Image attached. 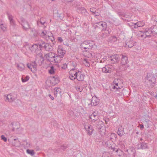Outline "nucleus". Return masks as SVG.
<instances>
[{
  "mask_svg": "<svg viewBox=\"0 0 157 157\" xmlns=\"http://www.w3.org/2000/svg\"><path fill=\"white\" fill-rule=\"evenodd\" d=\"M120 59L121 58L120 61V65L119 67V70L120 71L125 70L129 66L127 65L128 62V57L126 54L120 55Z\"/></svg>",
  "mask_w": 157,
  "mask_h": 157,
  "instance_id": "f257e3e1",
  "label": "nucleus"
},
{
  "mask_svg": "<svg viewBox=\"0 0 157 157\" xmlns=\"http://www.w3.org/2000/svg\"><path fill=\"white\" fill-rule=\"evenodd\" d=\"M147 81L146 82L147 83V85L149 88H152L155 86L156 82V78L153 74L148 73L146 76Z\"/></svg>",
  "mask_w": 157,
  "mask_h": 157,
  "instance_id": "f03ea898",
  "label": "nucleus"
},
{
  "mask_svg": "<svg viewBox=\"0 0 157 157\" xmlns=\"http://www.w3.org/2000/svg\"><path fill=\"white\" fill-rule=\"evenodd\" d=\"M10 127L12 128V131L16 133H20V132L19 129L20 127V123L18 122H12L10 124Z\"/></svg>",
  "mask_w": 157,
  "mask_h": 157,
  "instance_id": "7ed1b4c3",
  "label": "nucleus"
},
{
  "mask_svg": "<svg viewBox=\"0 0 157 157\" xmlns=\"http://www.w3.org/2000/svg\"><path fill=\"white\" fill-rule=\"evenodd\" d=\"M107 27L106 22L103 21H100L98 23H96L94 26L95 29H101V30H104V29H106Z\"/></svg>",
  "mask_w": 157,
  "mask_h": 157,
  "instance_id": "20e7f679",
  "label": "nucleus"
},
{
  "mask_svg": "<svg viewBox=\"0 0 157 157\" xmlns=\"http://www.w3.org/2000/svg\"><path fill=\"white\" fill-rule=\"evenodd\" d=\"M108 60L112 64L118 63L120 59V55L115 54L110 56Z\"/></svg>",
  "mask_w": 157,
  "mask_h": 157,
  "instance_id": "39448f33",
  "label": "nucleus"
},
{
  "mask_svg": "<svg viewBox=\"0 0 157 157\" xmlns=\"http://www.w3.org/2000/svg\"><path fill=\"white\" fill-rule=\"evenodd\" d=\"M102 33L99 35V38L101 40L105 39L108 37L109 35L110 31L109 30L108 28L104 29V30H101Z\"/></svg>",
  "mask_w": 157,
  "mask_h": 157,
  "instance_id": "423d86ee",
  "label": "nucleus"
},
{
  "mask_svg": "<svg viewBox=\"0 0 157 157\" xmlns=\"http://www.w3.org/2000/svg\"><path fill=\"white\" fill-rule=\"evenodd\" d=\"M27 67L33 73L35 72L36 71L37 64L36 61L32 62L30 63H28L27 64Z\"/></svg>",
  "mask_w": 157,
  "mask_h": 157,
  "instance_id": "0eeeda50",
  "label": "nucleus"
},
{
  "mask_svg": "<svg viewBox=\"0 0 157 157\" xmlns=\"http://www.w3.org/2000/svg\"><path fill=\"white\" fill-rule=\"evenodd\" d=\"M56 54L52 52H50L48 54H45L44 56V57L46 58V60L50 62H53L52 60V59L56 58Z\"/></svg>",
  "mask_w": 157,
  "mask_h": 157,
  "instance_id": "6e6552de",
  "label": "nucleus"
},
{
  "mask_svg": "<svg viewBox=\"0 0 157 157\" xmlns=\"http://www.w3.org/2000/svg\"><path fill=\"white\" fill-rule=\"evenodd\" d=\"M84 127L86 130L87 134L89 136L91 135L94 130L93 127L90 124L87 125H84Z\"/></svg>",
  "mask_w": 157,
  "mask_h": 157,
  "instance_id": "1a4fd4ad",
  "label": "nucleus"
},
{
  "mask_svg": "<svg viewBox=\"0 0 157 157\" xmlns=\"http://www.w3.org/2000/svg\"><path fill=\"white\" fill-rule=\"evenodd\" d=\"M43 48V45L41 44H37V48L36 49L35 53L38 55H40L41 59L44 60V57H43L42 54L41 53L42 49Z\"/></svg>",
  "mask_w": 157,
  "mask_h": 157,
  "instance_id": "9d476101",
  "label": "nucleus"
},
{
  "mask_svg": "<svg viewBox=\"0 0 157 157\" xmlns=\"http://www.w3.org/2000/svg\"><path fill=\"white\" fill-rule=\"evenodd\" d=\"M99 103V99L95 96H94L92 97L91 103L89 104L88 105H91L92 106H96L98 105Z\"/></svg>",
  "mask_w": 157,
  "mask_h": 157,
  "instance_id": "9b49d317",
  "label": "nucleus"
},
{
  "mask_svg": "<svg viewBox=\"0 0 157 157\" xmlns=\"http://www.w3.org/2000/svg\"><path fill=\"white\" fill-rule=\"evenodd\" d=\"M75 78L78 81H81L84 80L85 75L83 74L81 71H78V72H75Z\"/></svg>",
  "mask_w": 157,
  "mask_h": 157,
  "instance_id": "f8f14e48",
  "label": "nucleus"
},
{
  "mask_svg": "<svg viewBox=\"0 0 157 157\" xmlns=\"http://www.w3.org/2000/svg\"><path fill=\"white\" fill-rule=\"evenodd\" d=\"M57 52L60 58H63L66 53V51L63 49L62 47L60 46H58Z\"/></svg>",
  "mask_w": 157,
  "mask_h": 157,
  "instance_id": "ddd939ff",
  "label": "nucleus"
},
{
  "mask_svg": "<svg viewBox=\"0 0 157 157\" xmlns=\"http://www.w3.org/2000/svg\"><path fill=\"white\" fill-rule=\"evenodd\" d=\"M136 42L132 40L131 39L127 40L125 42L126 46H127L129 48H132V47L136 45Z\"/></svg>",
  "mask_w": 157,
  "mask_h": 157,
  "instance_id": "4468645a",
  "label": "nucleus"
},
{
  "mask_svg": "<svg viewBox=\"0 0 157 157\" xmlns=\"http://www.w3.org/2000/svg\"><path fill=\"white\" fill-rule=\"evenodd\" d=\"M78 10L80 12L81 14L86 17H89V14L86 10L84 7H81L78 9Z\"/></svg>",
  "mask_w": 157,
  "mask_h": 157,
  "instance_id": "2eb2a0df",
  "label": "nucleus"
},
{
  "mask_svg": "<svg viewBox=\"0 0 157 157\" xmlns=\"http://www.w3.org/2000/svg\"><path fill=\"white\" fill-rule=\"evenodd\" d=\"M50 83L52 84V85H55L59 82V80L57 78L56 76H53L50 78Z\"/></svg>",
  "mask_w": 157,
  "mask_h": 157,
  "instance_id": "dca6fc26",
  "label": "nucleus"
},
{
  "mask_svg": "<svg viewBox=\"0 0 157 157\" xmlns=\"http://www.w3.org/2000/svg\"><path fill=\"white\" fill-rule=\"evenodd\" d=\"M126 151L128 153V154L132 155L133 156L135 157L136 153V151L134 147H130L128 149H127Z\"/></svg>",
  "mask_w": 157,
  "mask_h": 157,
  "instance_id": "f3484780",
  "label": "nucleus"
},
{
  "mask_svg": "<svg viewBox=\"0 0 157 157\" xmlns=\"http://www.w3.org/2000/svg\"><path fill=\"white\" fill-rule=\"evenodd\" d=\"M151 30V29L150 28L149 29H146L145 30L144 32V33L145 34V35H146L145 38L148 37L150 38L152 36H154L153 35V34L152 32H149L148 30Z\"/></svg>",
  "mask_w": 157,
  "mask_h": 157,
  "instance_id": "a211bd4d",
  "label": "nucleus"
},
{
  "mask_svg": "<svg viewBox=\"0 0 157 157\" xmlns=\"http://www.w3.org/2000/svg\"><path fill=\"white\" fill-rule=\"evenodd\" d=\"M12 144L16 147H19L21 145V143L17 138L14 139L12 140Z\"/></svg>",
  "mask_w": 157,
  "mask_h": 157,
  "instance_id": "6ab92c4d",
  "label": "nucleus"
},
{
  "mask_svg": "<svg viewBox=\"0 0 157 157\" xmlns=\"http://www.w3.org/2000/svg\"><path fill=\"white\" fill-rule=\"evenodd\" d=\"M138 146L139 145L140 146V147H139L138 149H144L148 148L147 144L144 142H140L139 144H138Z\"/></svg>",
  "mask_w": 157,
  "mask_h": 157,
  "instance_id": "aec40b11",
  "label": "nucleus"
},
{
  "mask_svg": "<svg viewBox=\"0 0 157 157\" xmlns=\"http://www.w3.org/2000/svg\"><path fill=\"white\" fill-rule=\"evenodd\" d=\"M43 48L45 50L48 51H52L53 49L52 45L48 43H46L43 46Z\"/></svg>",
  "mask_w": 157,
  "mask_h": 157,
  "instance_id": "412c9836",
  "label": "nucleus"
},
{
  "mask_svg": "<svg viewBox=\"0 0 157 157\" xmlns=\"http://www.w3.org/2000/svg\"><path fill=\"white\" fill-rule=\"evenodd\" d=\"M109 66V65H106L105 67L102 68V71L106 73H111V68H110Z\"/></svg>",
  "mask_w": 157,
  "mask_h": 157,
  "instance_id": "4be33fe9",
  "label": "nucleus"
},
{
  "mask_svg": "<svg viewBox=\"0 0 157 157\" xmlns=\"http://www.w3.org/2000/svg\"><path fill=\"white\" fill-rule=\"evenodd\" d=\"M26 46H28V48L32 52H35L36 49L37 48V44H35L32 45L31 46H30L29 44H28Z\"/></svg>",
  "mask_w": 157,
  "mask_h": 157,
  "instance_id": "5701e85b",
  "label": "nucleus"
},
{
  "mask_svg": "<svg viewBox=\"0 0 157 157\" xmlns=\"http://www.w3.org/2000/svg\"><path fill=\"white\" fill-rule=\"evenodd\" d=\"M95 126L98 129L100 130L102 128H103L104 124L102 121H99L96 122Z\"/></svg>",
  "mask_w": 157,
  "mask_h": 157,
  "instance_id": "b1692460",
  "label": "nucleus"
},
{
  "mask_svg": "<svg viewBox=\"0 0 157 157\" xmlns=\"http://www.w3.org/2000/svg\"><path fill=\"white\" fill-rule=\"evenodd\" d=\"M151 31L149 30V32H152L154 36L155 35L157 34V26L155 25H153L150 27Z\"/></svg>",
  "mask_w": 157,
  "mask_h": 157,
  "instance_id": "393cba45",
  "label": "nucleus"
},
{
  "mask_svg": "<svg viewBox=\"0 0 157 157\" xmlns=\"http://www.w3.org/2000/svg\"><path fill=\"white\" fill-rule=\"evenodd\" d=\"M117 134L120 136H122L125 134L124 131V128H123L121 126L119 127L118 131L117 132Z\"/></svg>",
  "mask_w": 157,
  "mask_h": 157,
  "instance_id": "a878e982",
  "label": "nucleus"
},
{
  "mask_svg": "<svg viewBox=\"0 0 157 157\" xmlns=\"http://www.w3.org/2000/svg\"><path fill=\"white\" fill-rule=\"evenodd\" d=\"M61 89L59 87H56L54 89V94L55 97H56L58 94H60L61 92Z\"/></svg>",
  "mask_w": 157,
  "mask_h": 157,
  "instance_id": "bb28decb",
  "label": "nucleus"
},
{
  "mask_svg": "<svg viewBox=\"0 0 157 157\" xmlns=\"http://www.w3.org/2000/svg\"><path fill=\"white\" fill-rule=\"evenodd\" d=\"M80 3L78 1H75L72 2L70 4H69V6H70L71 7L73 6L74 7H78L80 6Z\"/></svg>",
  "mask_w": 157,
  "mask_h": 157,
  "instance_id": "cd10ccee",
  "label": "nucleus"
},
{
  "mask_svg": "<svg viewBox=\"0 0 157 157\" xmlns=\"http://www.w3.org/2000/svg\"><path fill=\"white\" fill-rule=\"evenodd\" d=\"M5 97L6 98L5 99L6 100V101H8L10 102H13L15 99L14 98H13L12 96L10 94H8L7 96H6Z\"/></svg>",
  "mask_w": 157,
  "mask_h": 157,
  "instance_id": "c85d7f7f",
  "label": "nucleus"
},
{
  "mask_svg": "<svg viewBox=\"0 0 157 157\" xmlns=\"http://www.w3.org/2000/svg\"><path fill=\"white\" fill-rule=\"evenodd\" d=\"M23 28L25 30H26L30 28V25L28 22H26L24 23H21Z\"/></svg>",
  "mask_w": 157,
  "mask_h": 157,
  "instance_id": "c756f323",
  "label": "nucleus"
},
{
  "mask_svg": "<svg viewBox=\"0 0 157 157\" xmlns=\"http://www.w3.org/2000/svg\"><path fill=\"white\" fill-rule=\"evenodd\" d=\"M117 137V135L116 134L114 133H112L110 135V140L112 141V142H114L116 140Z\"/></svg>",
  "mask_w": 157,
  "mask_h": 157,
  "instance_id": "7c9ffc66",
  "label": "nucleus"
},
{
  "mask_svg": "<svg viewBox=\"0 0 157 157\" xmlns=\"http://www.w3.org/2000/svg\"><path fill=\"white\" fill-rule=\"evenodd\" d=\"M116 89V90L114 91V92L121 91L120 90H121V88L119 87V86H118V87H117L116 86H115L114 85H112V88H110V90L111 91H113L114 90Z\"/></svg>",
  "mask_w": 157,
  "mask_h": 157,
  "instance_id": "2f4dec72",
  "label": "nucleus"
},
{
  "mask_svg": "<svg viewBox=\"0 0 157 157\" xmlns=\"http://www.w3.org/2000/svg\"><path fill=\"white\" fill-rule=\"evenodd\" d=\"M69 75H70L69 78L70 79L74 80L75 79H76L75 78L76 77V74H75L72 73V71H70L69 72Z\"/></svg>",
  "mask_w": 157,
  "mask_h": 157,
  "instance_id": "473e14b6",
  "label": "nucleus"
},
{
  "mask_svg": "<svg viewBox=\"0 0 157 157\" xmlns=\"http://www.w3.org/2000/svg\"><path fill=\"white\" fill-rule=\"evenodd\" d=\"M40 34V36L43 37L47 38V36H48L47 35V33L46 31L44 30V31H42L41 32V33Z\"/></svg>",
  "mask_w": 157,
  "mask_h": 157,
  "instance_id": "72a5a7b5",
  "label": "nucleus"
},
{
  "mask_svg": "<svg viewBox=\"0 0 157 157\" xmlns=\"http://www.w3.org/2000/svg\"><path fill=\"white\" fill-rule=\"evenodd\" d=\"M51 125L56 128H58L59 125L56 121L53 120L51 122Z\"/></svg>",
  "mask_w": 157,
  "mask_h": 157,
  "instance_id": "f704fd0d",
  "label": "nucleus"
},
{
  "mask_svg": "<svg viewBox=\"0 0 157 157\" xmlns=\"http://www.w3.org/2000/svg\"><path fill=\"white\" fill-rule=\"evenodd\" d=\"M17 67L18 69L20 71H22L23 70L25 67L24 65L22 63L17 64Z\"/></svg>",
  "mask_w": 157,
  "mask_h": 157,
  "instance_id": "c9c22d12",
  "label": "nucleus"
},
{
  "mask_svg": "<svg viewBox=\"0 0 157 157\" xmlns=\"http://www.w3.org/2000/svg\"><path fill=\"white\" fill-rule=\"evenodd\" d=\"M44 18L43 17H41L40 19L38 20L37 21V23L38 24L39 23H40L41 25H43L45 23V21L44 20Z\"/></svg>",
  "mask_w": 157,
  "mask_h": 157,
  "instance_id": "e433bc0d",
  "label": "nucleus"
},
{
  "mask_svg": "<svg viewBox=\"0 0 157 157\" xmlns=\"http://www.w3.org/2000/svg\"><path fill=\"white\" fill-rule=\"evenodd\" d=\"M95 45V42L93 41L89 40V43L88 47L89 48H91L93 47L94 45Z\"/></svg>",
  "mask_w": 157,
  "mask_h": 157,
  "instance_id": "4c0bfd02",
  "label": "nucleus"
},
{
  "mask_svg": "<svg viewBox=\"0 0 157 157\" xmlns=\"http://www.w3.org/2000/svg\"><path fill=\"white\" fill-rule=\"evenodd\" d=\"M48 72L50 74L52 75L54 74L55 71L54 66H51L50 69L49 70Z\"/></svg>",
  "mask_w": 157,
  "mask_h": 157,
  "instance_id": "58836bf2",
  "label": "nucleus"
},
{
  "mask_svg": "<svg viewBox=\"0 0 157 157\" xmlns=\"http://www.w3.org/2000/svg\"><path fill=\"white\" fill-rule=\"evenodd\" d=\"M29 77L28 76H26L25 77H22L21 78V80L22 82H27L29 79Z\"/></svg>",
  "mask_w": 157,
  "mask_h": 157,
  "instance_id": "ea45409f",
  "label": "nucleus"
},
{
  "mask_svg": "<svg viewBox=\"0 0 157 157\" xmlns=\"http://www.w3.org/2000/svg\"><path fill=\"white\" fill-rule=\"evenodd\" d=\"M32 31L33 32V35L35 36H37L39 35V34L40 33L39 31L35 29L34 30L33 29Z\"/></svg>",
  "mask_w": 157,
  "mask_h": 157,
  "instance_id": "a19ab883",
  "label": "nucleus"
},
{
  "mask_svg": "<svg viewBox=\"0 0 157 157\" xmlns=\"http://www.w3.org/2000/svg\"><path fill=\"white\" fill-rule=\"evenodd\" d=\"M26 152L27 153L33 156L35 154V152L33 150H31L28 149L26 150Z\"/></svg>",
  "mask_w": 157,
  "mask_h": 157,
  "instance_id": "79ce46f5",
  "label": "nucleus"
},
{
  "mask_svg": "<svg viewBox=\"0 0 157 157\" xmlns=\"http://www.w3.org/2000/svg\"><path fill=\"white\" fill-rule=\"evenodd\" d=\"M48 39H50L52 42V44H54L56 43L55 38L53 36H51L48 35Z\"/></svg>",
  "mask_w": 157,
  "mask_h": 157,
  "instance_id": "37998d69",
  "label": "nucleus"
},
{
  "mask_svg": "<svg viewBox=\"0 0 157 157\" xmlns=\"http://www.w3.org/2000/svg\"><path fill=\"white\" fill-rule=\"evenodd\" d=\"M83 85L82 82H79L78 83V84L76 86L79 88H82V89H83L84 88V87L83 86Z\"/></svg>",
  "mask_w": 157,
  "mask_h": 157,
  "instance_id": "c03bdc74",
  "label": "nucleus"
},
{
  "mask_svg": "<svg viewBox=\"0 0 157 157\" xmlns=\"http://www.w3.org/2000/svg\"><path fill=\"white\" fill-rule=\"evenodd\" d=\"M6 14L10 21L13 19V17L11 14L8 13H7Z\"/></svg>",
  "mask_w": 157,
  "mask_h": 157,
  "instance_id": "a18cd8bd",
  "label": "nucleus"
},
{
  "mask_svg": "<svg viewBox=\"0 0 157 157\" xmlns=\"http://www.w3.org/2000/svg\"><path fill=\"white\" fill-rule=\"evenodd\" d=\"M84 62H85L84 64L86 67H89L90 66V64L88 61H87V59H84Z\"/></svg>",
  "mask_w": 157,
  "mask_h": 157,
  "instance_id": "49530a36",
  "label": "nucleus"
},
{
  "mask_svg": "<svg viewBox=\"0 0 157 157\" xmlns=\"http://www.w3.org/2000/svg\"><path fill=\"white\" fill-rule=\"evenodd\" d=\"M10 21V25L14 27L16 25L15 22L13 19L12 20Z\"/></svg>",
  "mask_w": 157,
  "mask_h": 157,
  "instance_id": "de8ad7c7",
  "label": "nucleus"
},
{
  "mask_svg": "<svg viewBox=\"0 0 157 157\" xmlns=\"http://www.w3.org/2000/svg\"><path fill=\"white\" fill-rule=\"evenodd\" d=\"M89 40H87L84 41L82 43V45H84V44L88 46Z\"/></svg>",
  "mask_w": 157,
  "mask_h": 157,
  "instance_id": "09e8293b",
  "label": "nucleus"
},
{
  "mask_svg": "<svg viewBox=\"0 0 157 157\" xmlns=\"http://www.w3.org/2000/svg\"><path fill=\"white\" fill-rule=\"evenodd\" d=\"M0 28L3 31H5L6 29V27L4 26L3 24H1L0 25Z\"/></svg>",
  "mask_w": 157,
  "mask_h": 157,
  "instance_id": "8fccbe9b",
  "label": "nucleus"
},
{
  "mask_svg": "<svg viewBox=\"0 0 157 157\" xmlns=\"http://www.w3.org/2000/svg\"><path fill=\"white\" fill-rule=\"evenodd\" d=\"M97 117L96 115L94 114V113H92L91 115L89 117V118L90 119H92L93 118H96Z\"/></svg>",
  "mask_w": 157,
  "mask_h": 157,
  "instance_id": "3c124183",
  "label": "nucleus"
},
{
  "mask_svg": "<svg viewBox=\"0 0 157 157\" xmlns=\"http://www.w3.org/2000/svg\"><path fill=\"white\" fill-rule=\"evenodd\" d=\"M1 139L5 142H6L7 140L6 138L3 135H2L1 136Z\"/></svg>",
  "mask_w": 157,
  "mask_h": 157,
  "instance_id": "603ef678",
  "label": "nucleus"
},
{
  "mask_svg": "<svg viewBox=\"0 0 157 157\" xmlns=\"http://www.w3.org/2000/svg\"><path fill=\"white\" fill-rule=\"evenodd\" d=\"M58 57L59 56L57 55L56 56V58H53V60H52V61H53V62H54L55 63H58V61L57 60L56 58H58Z\"/></svg>",
  "mask_w": 157,
  "mask_h": 157,
  "instance_id": "864d4df0",
  "label": "nucleus"
},
{
  "mask_svg": "<svg viewBox=\"0 0 157 157\" xmlns=\"http://www.w3.org/2000/svg\"><path fill=\"white\" fill-rule=\"evenodd\" d=\"M111 38L113 39V42H115L117 40V38L115 36H111Z\"/></svg>",
  "mask_w": 157,
  "mask_h": 157,
  "instance_id": "5fc2aeb1",
  "label": "nucleus"
},
{
  "mask_svg": "<svg viewBox=\"0 0 157 157\" xmlns=\"http://www.w3.org/2000/svg\"><path fill=\"white\" fill-rule=\"evenodd\" d=\"M75 88L76 90L79 91V92H82L83 90V89H82V88H79L76 86Z\"/></svg>",
  "mask_w": 157,
  "mask_h": 157,
  "instance_id": "6e6d98bb",
  "label": "nucleus"
},
{
  "mask_svg": "<svg viewBox=\"0 0 157 157\" xmlns=\"http://www.w3.org/2000/svg\"><path fill=\"white\" fill-rule=\"evenodd\" d=\"M20 19L21 21V23H24L27 22L26 21L25 19L23 17H21L20 18Z\"/></svg>",
  "mask_w": 157,
  "mask_h": 157,
  "instance_id": "4d7b16f0",
  "label": "nucleus"
},
{
  "mask_svg": "<svg viewBox=\"0 0 157 157\" xmlns=\"http://www.w3.org/2000/svg\"><path fill=\"white\" fill-rule=\"evenodd\" d=\"M57 40H58L59 42L60 43H61L63 41V40L62 39L61 37H59L57 38Z\"/></svg>",
  "mask_w": 157,
  "mask_h": 157,
  "instance_id": "13d9d810",
  "label": "nucleus"
},
{
  "mask_svg": "<svg viewBox=\"0 0 157 157\" xmlns=\"http://www.w3.org/2000/svg\"><path fill=\"white\" fill-rule=\"evenodd\" d=\"M109 148L113 151H115L116 152H117L118 151V149H117L116 150V149L114 147H112V146H111L110 147H109Z\"/></svg>",
  "mask_w": 157,
  "mask_h": 157,
  "instance_id": "bf43d9fd",
  "label": "nucleus"
},
{
  "mask_svg": "<svg viewBox=\"0 0 157 157\" xmlns=\"http://www.w3.org/2000/svg\"><path fill=\"white\" fill-rule=\"evenodd\" d=\"M139 27L138 25L137 24V23H134L133 27H132V29H136Z\"/></svg>",
  "mask_w": 157,
  "mask_h": 157,
  "instance_id": "052dcab7",
  "label": "nucleus"
},
{
  "mask_svg": "<svg viewBox=\"0 0 157 157\" xmlns=\"http://www.w3.org/2000/svg\"><path fill=\"white\" fill-rule=\"evenodd\" d=\"M61 147L62 149L63 150H65L67 148V147L66 145H63Z\"/></svg>",
  "mask_w": 157,
  "mask_h": 157,
  "instance_id": "680f3d73",
  "label": "nucleus"
},
{
  "mask_svg": "<svg viewBox=\"0 0 157 157\" xmlns=\"http://www.w3.org/2000/svg\"><path fill=\"white\" fill-rule=\"evenodd\" d=\"M103 120L105 121V124H107V122L109 121V119L108 118L105 117L104 118Z\"/></svg>",
  "mask_w": 157,
  "mask_h": 157,
  "instance_id": "e2e57ef3",
  "label": "nucleus"
},
{
  "mask_svg": "<svg viewBox=\"0 0 157 157\" xmlns=\"http://www.w3.org/2000/svg\"><path fill=\"white\" fill-rule=\"evenodd\" d=\"M62 69H65L66 68H67V65L66 63H65L63 64V66L61 67Z\"/></svg>",
  "mask_w": 157,
  "mask_h": 157,
  "instance_id": "0e129e2a",
  "label": "nucleus"
},
{
  "mask_svg": "<svg viewBox=\"0 0 157 157\" xmlns=\"http://www.w3.org/2000/svg\"><path fill=\"white\" fill-rule=\"evenodd\" d=\"M93 119L91 120V122L92 123H94L95 121H97L98 119V117H97L96 118H92Z\"/></svg>",
  "mask_w": 157,
  "mask_h": 157,
  "instance_id": "69168bd1",
  "label": "nucleus"
},
{
  "mask_svg": "<svg viewBox=\"0 0 157 157\" xmlns=\"http://www.w3.org/2000/svg\"><path fill=\"white\" fill-rule=\"evenodd\" d=\"M100 15V13L98 12V10H95V17L96 16H98Z\"/></svg>",
  "mask_w": 157,
  "mask_h": 157,
  "instance_id": "338daca9",
  "label": "nucleus"
},
{
  "mask_svg": "<svg viewBox=\"0 0 157 157\" xmlns=\"http://www.w3.org/2000/svg\"><path fill=\"white\" fill-rule=\"evenodd\" d=\"M137 24H138V25L139 26V27H142L144 25L142 24H141V23L140 22H138L136 23Z\"/></svg>",
  "mask_w": 157,
  "mask_h": 157,
  "instance_id": "774afa93",
  "label": "nucleus"
}]
</instances>
